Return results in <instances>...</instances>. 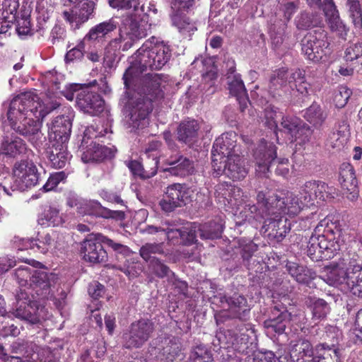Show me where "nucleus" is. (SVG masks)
I'll return each mask as SVG.
<instances>
[{
	"instance_id": "864d4df0",
	"label": "nucleus",
	"mask_w": 362,
	"mask_h": 362,
	"mask_svg": "<svg viewBox=\"0 0 362 362\" xmlns=\"http://www.w3.org/2000/svg\"><path fill=\"white\" fill-rule=\"evenodd\" d=\"M291 74L284 69H279L276 71L271 77L269 81V89L271 91L275 90L279 88L286 84L289 81Z\"/></svg>"
},
{
	"instance_id": "72a5a7b5",
	"label": "nucleus",
	"mask_w": 362,
	"mask_h": 362,
	"mask_svg": "<svg viewBox=\"0 0 362 362\" xmlns=\"http://www.w3.org/2000/svg\"><path fill=\"white\" fill-rule=\"evenodd\" d=\"M226 303L233 317L243 320L250 310L247 305V300L243 296L234 294L232 297L226 299Z\"/></svg>"
},
{
	"instance_id": "423d86ee",
	"label": "nucleus",
	"mask_w": 362,
	"mask_h": 362,
	"mask_svg": "<svg viewBox=\"0 0 362 362\" xmlns=\"http://www.w3.org/2000/svg\"><path fill=\"white\" fill-rule=\"evenodd\" d=\"M149 25L144 21L139 22L136 18H123L119 28V37L109 42L105 47L107 57L114 58L120 49L127 51L139 39L145 37Z\"/></svg>"
},
{
	"instance_id": "e2e57ef3",
	"label": "nucleus",
	"mask_w": 362,
	"mask_h": 362,
	"mask_svg": "<svg viewBox=\"0 0 362 362\" xmlns=\"http://www.w3.org/2000/svg\"><path fill=\"white\" fill-rule=\"evenodd\" d=\"M118 269L124 272L129 278L136 277L140 272V266L133 259H127L123 266L118 267Z\"/></svg>"
},
{
	"instance_id": "6e6d98bb",
	"label": "nucleus",
	"mask_w": 362,
	"mask_h": 362,
	"mask_svg": "<svg viewBox=\"0 0 362 362\" xmlns=\"http://www.w3.org/2000/svg\"><path fill=\"white\" fill-rule=\"evenodd\" d=\"M76 206L78 212L81 215L96 214L101 208L100 204L95 200H81Z\"/></svg>"
},
{
	"instance_id": "4468645a",
	"label": "nucleus",
	"mask_w": 362,
	"mask_h": 362,
	"mask_svg": "<svg viewBox=\"0 0 362 362\" xmlns=\"http://www.w3.org/2000/svg\"><path fill=\"white\" fill-rule=\"evenodd\" d=\"M14 182L19 190L24 191L35 186L39 181L36 165L29 160H21L13 169Z\"/></svg>"
},
{
	"instance_id": "b1692460",
	"label": "nucleus",
	"mask_w": 362,
	"mask_h": 362,
	"mask_svg": "<svg viewBox=\"0 0 362 362\" xmlns=\"http://www.w3.org/2000/svg\"><path fill=\"white\" fill-rule=\"evenodd\" d=\"M349 126L346 121L339 122L329 134L326 146L336 151H340L344 148L349 139Z\"/></svg>"
},
{
	"instance_id": "20e7f679",
	"label": "nucleus",
	"mask_w": 362,
	"mask_h": 362,
	"mask_svg": "<svg viewBox=\"0 0 362 362\" xmlns=\"http://www.w3.org/2000/svg\"><path fill=\"white\" fill-rule=\"evenodd\" d=\"M134 57V64L127 69L123 76L127 88L130 87L132 81L147 68L151 70L161 69L169 60L170 50L163 42L151 37L136 51Z\"/></svg>"
},
{
	"instance_id": "c03bdc74",
	"label": "nucleus",
	"mask_w": 362,
	"mask_h": 362,
	"mask_svg": "<svg viewBox=\"0 0 362 362\" xmlns=\"http://www.w3.org/2000/svg\"><path fill=\"white\" fill-rule=\"evenodd\" d=\"M35 272L38 271L28 265L20 266L16 269L14 276L21 288L24 289L29 287L32 280V275Z\"/></svg>"
},
{
	"instance_id": "6e6552de",
	"label": "nucleus",
	"mask_w": 362,
	"mask_h": 362,
	"mask_svg": "<svg viewBox=\"0 0 362 362\" xmlns=\"http://www.w3.org/2000/svg\"><path fill=\"white\" fill-rule=\"evenodd\" d=\"M103 243L122 255H127L129 252L127 246L116 243L100 233L90 234L81 245V254L84 260L93 264L105 262L107 255Z\"/></svg>"
},
{
	"instance_id": "9b49d317",
	"label": "nucleus",
	"mask_w": 362,
	"mask_h": 362,
	"mask_svg": "<svg viewBox=\"0 0 362 362\" xmlns=\"http://www.w3.org/2000/svg\"><path fill=\"white\" fill-rule=\"evenodd\" d=\"M195 225H187L183 226L182 228H173L168 222H163L159 226L153 225L147 226L144 230L143 233L148 234H156L157 233H162L165 238L170 241L175 240H180V243L182 244H192L196 240V228Z\"/></svg>"
},
{
	"instance_id": "338daca9",
	"label": "nucleus",
	"mask_w": 362,
	"mask_h": 362,
	"mask_svg": "<svg viewBox=\"0 0 362 362\" xmlns=\"http://www.w3.org/2000/svg\"><path fill=\"white\" fill-rule=\"evenodd\" d=\"M66 175L64 172H58L51 175L47 182L43 185L45 192H49L57 186V185L64 180Z\"/></svg>"
},
{
	"instance_id": "bf43d9fd",
	"label": "nucleus",
	"mask_w": 362,
	"mask_h": 362,
	"mask_svg": "<svg viewBox=\"0 0 362 362\" xmlns=\"http://www.w3.org/2000/svg\"><path fill=\"white\" fill-rule=\"evenodd\" d=\"M192 362H211L212 356L206 347L202 344L197 346L191 354Z\"/></svg>"
},
{
	"instance_id": "6ab92c4d",
	"label": "nucleus",
	"mask_w": 362,
	"mask_h": 362,
	"mask_svg": "<svg viewBox=\"0 0 362 362\" xmlns=\"http://www.w3.org/2000/svg\"><path fill=\"white\" fill-rule=\"evenodd\" d=\"M221 163L218 164L217 168H213L215 176L224 173L227 177L238 180L244 178L247 173L243 160L240 157V153L226 158V162Z\"/></svg>"
},
{
	"instance_id": "ddd939ff",
	"label": "nucleus",
	"mask_w": 362,
	"mask_h": 362,
	"mask_svg": "<svg viewBox=\"0 0 362 362\" xmlns=\"http://www.w3.org/2000/svg\"><path fill=\"white\" fill-rule=\"evenodd\" d=\"M281 125L293 139L292 141L296 143V151L309 148V146L305 145L310 141L311 131L299 118L294 116H282Z\"/></svg>"
},
{
	"instance_id": "4c0bfd02",
	"label": "nucleus",
	"mask_w": 362,
	"mask_h": 362,
	"mask_svg": "<svg viewBox=\"0 0 362 362\" xmlns=\"http://www.w3.org/2000/svg\"><path fill=\"white\" fill-rule=\"evenodd\" d=\"M165 195L179 207L189 202L188 190L180 184H174L169 186L165 192Z\"/></svg>"
},
{
	"instance_id": "bb28decb",
	"label": "nucleus",
	"mask_w": 362,
	"mask_h": 362,
	"mask_svg": "<svg viewBox=\"0 0 362 362\" xmlns=\"http://www.w3.org/2000/svg\"><path fill=\"white\" fill-rule=\"evenodd\" d=\"M115 151L107 146L91 142L88 148L83 152L81 159L84 163L100 161L114 156Z\"/></svg>"
},
{
	"instance_id": "0e129e2a",
	"label": "nucleus",
	"mask_w": 362,
	"mask_h": 362,
	"mask_svg": "<svg viewBox=\"0 0 362 362\" xmlns=\"http://www.w3.org/2000/svg\"><path fill=\"white\" fill-rule=\"evenodd\" d=\"M362 56V42L352 43L345 50V59L352 62Z\"/></svg>"
},
{
	"instance_id": "f03ea898",
	"label": "nucleus",
	"mask_w": 362,
	"mask_h": 362,
	"mask_svg": "<svg viewBox=\"0 0 362 362\" xmlns=\"http://www.w3.org/2000/svg\"><path fill=\"white\" fill-rule=\"evenodd\" d=\"M57 281V276L52 273L35 272L32 275L29 287L20 288L16 294L19 305L16 308V316L31 324H37L45 320L47 318V311L44 306L37 303L35 298H54Z\"/></svg>"
},
{
	"instance_id": "412c9836",
	"label": "nucleus",
	"mask_w": 362,
	"mask_h": 362,
	"mask_svg": "<svg viewBox=\"0 0 362 362\" xmlns=\"http://www.w3.org/2000/svg\"><path fill=\"white\" fill-rule=\"evenodd\" d=\"M328 186L323 182L310 180L303 184L299 191V195L306 206L313 204L315 200L324 201L328 197Z\"/></svg>"
},
{
	"instance_id": "c756f323",
	"label": "nucleus",
	"mask_w": 362,
	"mask_h": 362,
	"mask_svg": "<svg viewBox=\"0 0 362 362\" xmlns=\"http://www.w3.org/2000/svg\"><path fill=\"white\" fill-rule=\"evenodd\" d=\"M151 160H148L146 165H143L136 160H132L129 163L128 167L133 174L146 179L154 176L157 173L158 159L156 156L153 155Z\"/></svg>"
},
{
	"instance_id": "393cba45",
	"label": "nucleus",
	"mask_w": 362,
	"mask_h": 362,
	"mask_svg": "<svg viewBox=\"0 0 362 362\" xmlns=\"http://www.w3.org/2000/svg\"><path fill=\"white\" fill-rule=\"evenodd\" d=\"M273 317L265 322L267 328H271L278 334L284 332L288 322L291 320V315L283 306L275 305L272 310Z\"/></svg>"
},
{
	"instance_id": "aec40b11",
	"label": "nucleus",
	"mask_w": 362,
	"mask_h": 362,
	"mask_svg": "<svg viewBox=\"0 0 362 362\" xmlns=\"http://www.w3.org/2000/svg\"><path fill=\"white\" fill-rule=\"evenodd\" d=\"M259 214L264 218V227L266 230H272L274 236L278 240L283 239L287 233L291 230V223L288 222L286 215L279 214H266L263 212L262 204L258 205Z\"/></svg>"
},
{
	"instance_id": "5fc2aeb1",
	"label": "nucleus",
	"mask_w": 362,
	"mask_h": 362,
	"mask_svg": "<svg viewBox=\"0 0 362 362\" xmlns=\"http://www.w3.org/2000/svg\"><path fill=\"white\" fill-rule=\"evenodd\" d=\"M163 252L162 243H146L139 250L141 257L146 262L152 260L153 255L161 254Z\"/></svg>"
},
{
	"instance_id": "79ce46f5",
	"label": "nucleus",
	"mask_w": 362,
	"mask_h": 362,
	"mask_svg": "<svg viewBox=\"0 0 362 362\" xmlns=\"http://www.w3.org/2000/svg\"><path fill=\"white\" fill-rule=\"evenodd\" d=\"M300 0H284L279 7V15L284 18V23H287L300 8Z\"/></svg>"
},
{
	"instance_id": "774afa93",
	"label": "nucleus",
	"mask_w": 362,
	"mask_h": 362,
	"mask_svg": "<svg viewBox=\"0 0 362 362\" xmlns=\"http://www.w3.org/2000/svg\"><path fill=\"white\" fill-rule=\"evenodd\" d=\"M84 53V44L83 42L79 43L76 47L71 49L67 52L65 56V60L66 62H72L76 60H80L83 58Z\"/></svg>"
},
{
	"instance_id": "37998d69",
	"label": "nucleus",
	"mask_w": 362,
	"mask_h": 362,
	"mask_svg": "<svg viewBox=\"0 0 362 362\" xmlns=\"http://www.w3.org/2000/svg\"><path fill=\"white\" fill-rule=\"evenodd\" d=\"M339 351L335 345L331 346L328 345H322L318 351V355L315 357L314 362H339Z\"/></svg>"
},
{
	"instance_id": "1a4fd4ad",
	"label": "nucleus",
	"mask_w": 362,
	"mask_h": 362,
	"mask_svg": "<svg viewBox=\"0 0 362 362\" xmlns=\"http://www.w3.org/2000/svg\"><path fill=\"white\" fill-rule=\"evenodd\" d=\"M76 94V104L83 112L95 115L103 110L104 101L96 93L90 90L88 86L80 84H71L64 96L69 100H73Z\"/></svg>"
},
{
	"instance_id": "f3484780",
	"label": "nucleus",
	"mask_w": 362,
	"mask_h": 362,
	"mask_svg": "<svg viewBox=\"0 0 362 362\" xmlns=\"http://www.w3.org/2000/svg\"><path fill=\"white\" fill-rule=\"evenodd\" d=\"M320 240L322 258L325 259L334 257L344 243L341 232L339 230L334 231L329 223L322 229Z\"/></svg>"
},
{
	"instance_id": "69168bd1",
	"label": "nucleus",
	"mask_w": 362,
	"mask_h": 362,
	"mask_svg": "<svg viewBox=\"0 0 362 362\" xmlns=\"http://www.w3.org/2000/svg\"><path fill=\"white\" fill-rule=\"evenodd\" d=\"M149 266L151 270L158 277L168 276L170 272L169 268L156 258L152 259L149 263Z\"/></svg>"
},
{
	"instance_id": "0eeeda50",
	"label": "nucleus",
	"mask_w": 362,
	"mask_h": 362,
	"mask_svg": "<svg viewBox=\"0 0 362 362\" xmlns=\"http://www.w3.org/2000/svg\"><path fill=\"white\" fill-rule=\"evenodd\" d=\"M256 162V171L259 175H266L269 169L276 165L277 175L287 177L290 173L288 158H276V148L273 143L262 141L254 152Z\"/></svg>"
},
{
	"instance_id": "39448f33",
	"label": "nucleus",
	"mask_w": 362,
	"mask_h": 362,
	"mask_svg": "<svg viewBox=\"0 0 362 362\" xmlns=\"http://www.w3.org/2000/svg\"><path fill=\"white\" fill-rule=\"evenodd\" d=\"M257 204H262L266 214L297 216L306 206L299 194L291 192H259L257 196Z\"/></svg>"
},
{
	"instance_id": "7c9ffc66",
	"label": "nucleus",
	"mask_w": 362,
	"mask_h": 362,
	"mask_svg": "<svg viewBox=\"0 0 362 362\" xmlns=\"http://www.w3.org/2000/svg\"><path fill=\"white\" fill-rule=\"evenodd\" d=\"M170 167L165 171L173 175L185 177L194 172V164L188 158L180 156L177 159L168 160Z\"/></svg>"
},
{
	"instance_id": "c85d7f7f",
	"label": "nucleus",
	"mask_w": 362,
	"mask_h": 362,
	"mask_svg": "<svg viewBox=\"0 0 362 362\" xmlns=\"http://www.w3.org/2000/svg\"><path fill=\"white\" fill-rule=\"evenodd\" d=\"M200 123L194 119H188L180 123L177 129V138L179 141L190 145L198 136L200 129Z\"/></svg>"
},
{
	"instance_id": "9d476101",
	"label": "nucleus",
	"mask_w": 362,
	"mask_h": 362,
	"mask_svg": "<svg viewBox=\"0 0 362 362\" xmlns=\"http://www.w3.org/2000/svg\"><path fill=\"white\" fill-rule=\"evenodd\" d=\"M302 52L314 62L325 61L330 54L329 43L322 32L308 33L302 40Z\"/></svg>"
},
{
	"instance_id": "680f3d73",
	"label": "nucleus",
	"mask_w": 362,
	"mask_h": 362,
	"mask_svg": "<svg viewBox=\"0 0 362 362\" xmlns=\"http://www.w3.org/2000/svg\"><path fill=\"white\" fill-rule=\"evenodd\" d=\"M264 124L270 129H276L277 127V122L276 119L280 115L277 112V108L274 106H268L264 110Z\"/></svg>"
},
{
	"instance_id": "e433bc0d",
	"label": "nucleus",
	"mask_w": 362,
	"mask_h": 362,
	"mask_svg": "<svg viewBox=\"0 0 362 362\" xmlns=\"http://www.w3.org/2000/svg\"><path fill=\"white\" fill-rule=\"evenodd\" d=\"M191 225H195L197 227L196 228V236L199 233L200 238L203 240L218 238L221 236L223 231L222 225L215 221L202 225L194 223H191Z\"/></svg>"
},
{
	"instance_id": "8fccbe9b",
	"label": "nucleus",
	"mask_w": 362,
	"mask_h": 362,
	"mask_svg": "<svg viewBox=\"0 0 362 362\" xmlns=\"http://www.w3.org/2000/svg\"><path fill=\"white\" fill-rule=\"evenodd\" d=\"M19 6L18 0H0V15L8 21H15L16 14Z\"/></svg>"
},
{
	"instance_id": "a211bd4d",
	"label": "nucleus",
	"mask_w": 362,
	"mask_h": 362,
	"mask_svg": "<svg viewBox=\"0 0 362 362\" xmlns=\"http://www.w3.org/2000/svg\"><path fill=\"white\" fill-rule=\"evenodd\" d=\"M48 136L50 141L65 144L71 132V115H59L47 123Z\"/></svg>"
},
{
	"instance_id": "a18cd8bd",
	"label": "nucleus",
	"mask_w": 362,
	"mask_h": 362,
	"mask_svg": "<svg viewBox=\"0 0 362 362\" xmlns=\"http://www.w3.org/2000/svg\"><path fill=\"white\" fill-rule=\"evenodd\" d=\"M62 222L59 210L52 206H48L38 218L39 224L42 226H57Z\"/></svg>"
},
{
	"instance_id": "5701e85b",
	"label": "nucleus",
	"mask_w": 362,
	"mask_h": 362,
	"mask_svg": "<svg viewBox=\"0 0 362 362\" xmlns=\"http://www.w3.org/2000/svg\"><path fill=\"white\" fill-rule=\"evenodd\" d=\"M119 25L117 18H111L92 27L85 35L84 40L93 42H103Z\"/></svg>"
},
{
	"instance_id": "c9c22d12",
	"label": "nucleus",
	"mask_w": 362,
	"mask_h": 362,
	"mask_svg": "<svg viewBox=\"0 0 362 362\" xmlns=\"http://www.w3.org/2000/svg\"><path fill=\"white\" fill-rule=\"evenodd\" d=\"M305 303L310 309L314 320L324 319L329 313L330 308L329 305L322 298L308 297L305 300Z\"/></svg>"
},
{
	"instance_id": "4be33fe9",
	"label": "nucleus",
	"mask_w": 362,
	"mask_h": 362,
	"mask_svg": "<svg viewBox=\"0 0 362 362\" xmlns=\"http://www.w3.org/2000/svg\"><path fill=\"white\" fill-rule=\"evenodd\" d=\"M151 98H139L129 104V117L132 126L144 128L148 124L147 117L152 110Z\"/></svg>"
},
{
	"instance_id": "052dcab7",
	"label": "nucleus",
	"mask_w": 362,
	"mask_h": 362,
	"mask_svg": "<svg viewBox=\"0 0 362 362\" xmlns=\"http://www.w3.org/2000/svg\"><path fill=\"white\" fill-rule=\"evenodd\" d=\"M351 94V90L346 86H341L335 92L334 95V102L336 107L341 108L347 103Z\"/></svg>"
},
{
	"instance_id": "a878e982",
	"label": "nucleus",
	"mask_w": 362,
	"mask_h": 362,
	"mask_svg": "<svg viewBox=\"0 0 362 362\" xmlns=\"http://www.w3.org/2000/svg\"><path fill=\"white\" fill-rule=\"evenodd\" d=\"M290 358L293 362H314L311 344L305 339L298 340L291 349Z\"/></svg>"
},
{
	"instance_id": "473e14b6",
	"label": "nucleus",
	"mask_w": 362,
	"mask_h": 362,
	"mask_svg": "<svg viewBox=\"0 0 362 362\" xmlns=\"http://www.w3.org/2000/svg\"><path fill=\"white\" fill-rule=\"evenodd\" d=\"M286 268L291 276L300 284H308L311 280L316 277L315 272L312 269L295 262H288Z\"/></svg>"
},
{
	"instance_id": "58836bf2",
	"label": "nucleus",
	"mask_w": 362,
	"mask_h": 362,
	"mask_svg": "<svg viewBox=\"0 0 362 362\" xmlns=\"http://www.w3.org/2000/svg\"><path fill=\"white\" fill-rule=\"evenodd\" d=\"M54 236L55 234L51 235L47 233L41 237V239L35 240L36 252L45 254L48 252H55L57 250H60L62 245L54 240Z\"/></svg>"
},
{
	"instance_id": "2f4dec72",
	"label": "nucleus",
	"mask_w": 362,
	"mask_h": 362,
	"mask_svg": "<svg viewBox=\"0 0 362 362\" xmlns=\"http://www.w3.org/2000/svg\"><path fill=\"white\" fill-rule=\"evenodd\" d=\"M229 90L234 95L240 104L242 112L244 111L249 103L246 89L243 80L239 75H234L228 82Z\"/></svg>"
},
{
	"instance_id": "603ef678",
	"label": "nucleus",
	"mask_w": 362,
	"mask_h": 362,
	"mask_svg": "<svg viewBox=\"0 0 362 362\" xmlns=\"http://www.w3.org/2000/svg\"><path fill=\"white\" fill-rule=\"evenodd\" d=\"M109 4L111 7L117 9H124L127 11L125 16H131L134 11H138L139 8V0H109Z\"/></svg>"
},
{
	"instance_id": "f8f14e48",
	"label": "nucleus",
	"mask_w": 362,
	"mask_h": 362,
	"mask_svg": "<svg viewBox=\"0 0 362 362\" xmlns=\"http://www.w3.org/2000/svg\"><path fill=\"white\" fill-rule=\"evenodd\" d=\"M236 142L237 134L233 132L224 133L215 140L211 151L212 168H217L218 164L226 162V158L240 153Z\"/></svg>"
},
{
	"instance_id": "3c124183",
	"label": "nucleus",
	"mask_w": 362,
	"mask_h": 362,
	"mask_svg": "<svg viewBox=\"0 0 362 362\" xmlns=\"http://www.w3.org/2000/svg\"><path fill=\"white\" fill-rule=\"evenodd\" d=\"M342 188L346 190V196L351 201H356L358 197V189L357 186V180L355 175H351L349 177L341 182Z\"/></svg>"
},
{
	"instance_id": "09e8293b",
	"label": "nucleus",
	"mask_w": 362,
	"mask_h": 362,
	"mask_svg": "<svg viewBox=\"0 0 362 362\" xmlns=\"http://www.w3.org/2000/svg\"><path fill=\"white\" fill-rule=\"evenodd\" d=\"M349 16L357 28H362V8L359 0H347Z\"/></svg>"
},
{
	"instance_id": "f704fd0d",
	"label": "nucleus",
	"mask_w": 362,
	"mask_h": 362,
	"mask_svg": "<svg viewBox=\"0 0 362 362\" xmlns=\"http://www.w3.org/2000/svg\"><path fill=\"white\" fill-rule=\"evenodd\" d=\"M48 154L51 164L55 168H64L70 158V155L64 144L57 143L53 144Z\"/></svg>"
},
{
	"instance_id": "de8ad7c7",
	"label": "nucleus",
	"mask_w": 362,
	"mask_h": 362,
	"mask_svg": "<svg viewBox=\"0 0 362 362\" xmlns=\"http://www.w3.org/2000/svg\"><path fill=\"white\" fill-rule=\"evenodd\" d=\"M296 27L300 30H306L312 27L317 26L320 20L317 15H310L306 12H301L296 18Z\"/></svg>"
},
{
	"instance_id": "2eb2a0df",
	"label": "nucleus",
	"mask_w": 362,
	"mask_h": 362,
	"mask_svg": "<svg viewBox=\"0 0 362 362\" xmlns=\"http://www.w3.org/2000/svg\"><path fill=\"white\" fill-rule=\"evenodd\" d=\"M68 1L73 6L64 10L62 16L73 29H77L88 20L95 8V3L93 0Z\"/></svg>"
},
{
	"instance_id": "7ed1b4c3",
	"label": "nucleus",
	"mask_w": 362,
	"mask_h": 362,
	"mask_svg": "<svg viewBox=\"0 0 362 362\" xmlns=\"http://www.w3.org/2000/svg\"><path fill=\"white\" fill-rule=\"evenodd\" d=\"M321 279L327 284L339 287L362 298V265L353 255H344L327 267Z\"/></svg>"
},
{
	"instance_id": "4d7b16f0",
	"label": "nucleus",
	"mask_w": 362,
	"mask_h": 362,
	"mask_svg": "<svg viewBox=\"0 0 362 362\" xmlns=\"http://www.w3.org/2000/svg\"><path fill=\"white\" fill-rule=\"evenodd\" d=\"M288 83H294L297 91L300 94L305 95L308 93V83L304 81L303 74L301 70L298 69L292 73Z\"/></svg>"
},
{
	"instance_id": "49530a36",
	"label": "nucleus",
	"mask_w": 362,
	"mask_h": 362,
	"mask_svg": "<svg viewBox=\"0 0 362 362\" xmlns=\"http://www.w3.org/2000/svg\"><path fill=\"white\" fill-rule=\"evenodd\" d=\"M160 360L166 362H173L176 358H182V354L180 351L179 343L175 341H170V342L163 348L160 354Z\"/></svg>"
},
{
	"instance_id": "f257e3e1",
	"label": "nucleus",
	"mask_w": 362,
	"mask_h": 362,
	"mask_svg": "<svg viewBox=\"0 0 362 362\" xmlns=\"http://www.w3.org/2000/svg\"><path fill=\"white\" fill-rule=\"evenodd\" d=\"M59 105L57 101L42 104L37 95L23 93L15 97L6 106L7 120L15 132L35 145L42 136L41 127L43 118Z\"/></svg>"
},
{
	"instance_id": "13d9d810",
	"label": "nucleus",
	"mask_w": 362,
	"mask_h": 362,
	"mask_svg": "<svg viewBox=\"0 0 362 362\" xmlns=\"http://www.w3.org/2000/svg\"><path fill=\"white\" fill-rule=\"evenodd\" d=\"M326 19L332 31L337 33L341 37H345L348 30L340 19L339 13Z\"/></svg>"
},
{
	"instance_id": "ea45409f",
	"label": "nucleus",
	"mask_w": 362,
	"mask_h": 362,
	"mask_svg": "<svg viewBox=\"0 0 362 362\" xmlns=\"http://www.w3.org/2000/svg\"><path fill=\"white\" fill-rule=\"evenodd\" d=\"M189 10H181L179 11H173L172 21L173 24L181 33H193L197 28L194 24L186 18L184 15Z\"/></svg>"
},
{
	"instance_id": "cd10ccee",
	"label": "nucleus",
	"mask_w": 362,
	"mask_h": 362,
	"mask_svg": "<svg viewBox=\"0 0 362 362\" xmlns=\"http://www.w3.org/2000/svg\"><path fill=\"white\" fill-rule=\"evenodd\" d=\"M328 219L322 220L315 227L314 233L309 239L308 245V255L315 261L322 259V247L320 240V233L322 228L327 226Z\"/></svg>"
},
{
	"instance_id": "a19ab883",
	"label": "nucleus",
	"mask_w": 362,
	"mask_h": 362,
	"mask_svg": "<svg viewBox=\"0 0 362 362\" xmlns=\"http://www.w3.org/2000/svg\"><path fill=\"white\" fill-rule=\"evenodd\" d=\"M305 119L314 126H320L327 118V113L317 104H313L304 115Z\"/></svg>"
},
{
	"instance_id": "dca6fc26",
	"label": "nucleus",
	"mask_w": 362,
	"mask_h": 362,
	"mask_svg": "<svg viewBox=\"0 0 362 362\" xmlns=\"http://www.w3.org/2000/svg\"><path fill=\"white\" fill-rule=\"evenodd\" d=\"M153 330V324L149 320H141L133 322L129 332L124 334L125 347L141 346L148 339Z\"/></svg>"
}]
</instances>
